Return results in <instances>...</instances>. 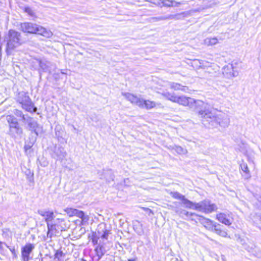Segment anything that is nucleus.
<instances>
[{
	"label": "nucleus",
	"instance_id": "nucleus-1",
	"mask_svg": "<svg viewBox=\"0 0 261 261\" xmlns=\"http://www.w3.org/2000/svg\"><path fill=\"white\" fill-rule=\"evenodd\" d=\"M162 95L167 100L184 107H192L193 104L199 101V100H195L190 97L178 95L174 93L169 92L162 93Z\"/></svg>",
	"mask_w": 261,
	"mask_h": 261
},
{
	"label": "nucleus",
	"instance_id": "nucleus-2",
	"mask_svg": "<svg viewBox=\"0 0 261 261\" xmlns=\"http://www.w3.org/2000/svg\"><path fill=\"white\" fill-rule=\"evenodd\" d=\"M198 217L200 223L206 230L214 232L222 237L226 238L228 236L226 230L223 229L219 224L201 215L198 216Z\"/></svg>",
	"mask_w": 261,
	"mask_h": 261
},
{
	"label": "nucleus",
	"instance_id": "nucleus-3",
	"mask_svg": "<svg viewBox=\"0 0 261 261\" xmlns=\"http://www.w3.org/2000/svg\"><path fill=\"white\" fill-rule=\"evenodd\" d=\"M20 29L23 32L38 34L46 38H50L53 35L51 31L37 24L30 22L21 23Z\"/></svg>",
	"mask_w": 261,
	"mask_h": 261
},
{
	"label": "nucleus",
	"instance_id": "nucleus-4",
	"mask_svg": "<svg viewBox=\"0 0 261 261\" xmlns=\"http://www.w3.org/2000/svg\"><path fill=\"white\" fill-rule=\"evenodd\" d=\"M47 236L49 238H51L54 236H56L59 231H65L69 228V226L66 224L64 219H57V223L55 224H47Z\"/></svg>",
	"mask_w": 261,
	"mask_h": 261
},
{
	"label": "nucleus",
	"instance_id": "nucleus-5",
	"mask_svg": "<svg viewBox=\"0 0 261 261\" xmlns=\"http://www.w3.org/2000/svg\"><path fill=\"white\" fill-rule=\"evenodd\" d=\"M64 211L69 217L79 218L81 220L80 225L82 226L88 224L90 218L84 211L71 207L65 208Z\"/></svg>",
	"mask_w": 261,
	"mask_h": 261
},
{
	"label": "nucleus",
	"instance_id": "nucleus-6",
	"mask_svg": "<svg viewBox=\"0 0 261 261\" xmlns=\"http://www.w3.org/2000/svg\"><path fill=\"white\" fill-rule=\"evenodd\" d=\"M17 101L24 111L31 114L36 112L37 110V107L35 106L30 97L26 94L19 95Z\"/></svg>",
	"mask_w": 261,
	"mask_h": 261
},
{
	"label": "nucleus",
	"instance_id": "nucleus-7",
	"mask_svg": "<svg viewBox=\"0 0 261 261\" xmlns=\"http://www.w3.org/2000/svg\"><path fill=\"white\" fill-rule=\"evenodd\" d=\"M20 34L13 30H9L8 36L6 38L7 41V48L13 49L17 47L20 44V39L19 38Z\"/></svg>",
	"mask_w": 261,
	"mask_h": 261
},
{
	"label": "nucleus",
	"instance_id": "nucleus-8",
	"mask_svg": "<svg viewBox=\"0 0 261 261\" xmlns=\"http://www.w3.org/2000/svg\"><path fill=\"white\" fill-rule=\"evenodd\" d=\"M6 118L9 124V134L12 136L14 135L13 129H15L17 134H21L22 130L20 127L17 119L12 115H7Z\"/></svg>",
	"mask_w": 261,
	"mask_h": 261
},
{
	"label": "nucleus",
	"instance_id": "nucleus-9",
	"mask_svg": "<svg viewBox=\"0 0 261 261\" xmlns=\"http://www.w3.org/2000/svg\"><path fill=\"white\" fill-rule=\"evenodd\" d=\"M35 248V245L33 243H28L21 248V261H29L32 259L31 256L33 250Z\"/></svg>",
	"mask_w": 261,
	"mask_h": 261
},
{
	"label": "nucleus",
	"instance_id": "nucleus-10",
	"mask_svg": "<svg viewBox=\"0 0 261 261\" xmlns=\"http://www.w3.org/2000/svg\"><path fill=\"white\" fill-rule=\"evenodd\" d=\"M216 219L220 223H222L226 226L231 225L233 221L232 214L231 213H219L216 214Z\"/></svg>",
	"mask_w": 261,
	"mask_h": 261
},
{
	"label": "nucleus",
	"instance_id": "nucleus-11",
	"mask_svg": "<svg viewBox=\"0 0 261 261\" xmlns=\"http://www.w3.org/2000/svg\"><path fill=\"white\" fill-rule=\"evenodd\" d=\"M136 98L135 102L136 105L142 109L150 110L156 107V103L155 101L149 99H144L134 97Z\"/></svg>",
	"mask_w": 261,
	"mask_h": 261
},
{
	"label": "nucleus",
	"instance_id": "nucleus-12",
	"mask_svg": "<svg viewBox=\"0 0 261 261\" xmlns=\"http://www.w3.org/2000/svg\"><path fill=\"white\" fill-rule=\"evenodd\" d=\"M188 12H184L180 13L174 14V15H169L166 16H161L159 17H154L153 18V19H155L156 20H169V19H174V20H179L185 18L188 16Z\"/></svg>",
	"mask_w": 261,
	"mask_h": 261
},
{
	"label": "nucleus",
	"instance_id": "nucleus-13",
	"mask_svg": "<svg viewBox=\"0 0 261 261\" xmlns=\"http://www.w3.org/2000/svg\"><path fill=\"white\" fill-rule=\"evenodd\" d=\"M203 213L205 214H210L215 212L218 210L217 205L212 203L207 200H203Z\"/></svg>",
	"mask_w": 261,
	"mask_h": 261
},
{
	"label": "nucleus",
	"instance_id": "nucleus-14",
	"mask_svg": "<svg viewBox=\"0 0 261 261\" xmlns=\"http://www.w3.org/2000/svg\"><path fill=\"white\" fill-rule=\"evenodd\" d=\"M40 215L44 218L46 224H50L55 218V215L53 211H43L40 213Z\"/></svg>",
	"mask_w": 261,
	"mask_h": 261
},
{
	"label": "nucleus",
	"instance_id": "nucleus-15",
	"mask_svg": "<svg viewBox=\"0 0 261 261\" xmlns=\"http://www.w3.org/2000/svg\"><path fill=\"white\" fill-rule=\"evenodd\" d=\"M223 74L228 77H231L236 76V72L234 71L232 65H228L223 68Z\"/></svg>",
	"mask_w": 261,
	"mask_h": 261
},
{
	"label": "nucleus",
	"instance_id": "nucleus-16",
	"mask_svg": "<svg viewBox=\"0 0 261 261\" xmlns=\"http://www.w3.org/2000/svg\"><path fill=\"white\" fill-rule=\"evenodd\" d=\"M170 88L173 90H181L183 92H186L189 90V88L186 86H182L180 84L177 83H172L170 85Z\"/></svg>",
	"mask_w": 261,
	"mask_h": 261
},
{
	"label": "nucleus",
	"instance_id": "nucleus-17",
	"mask_svg": "<svg viewBox=\"0 0 261 261\" xmlns=\"http://www.w3.org/2000/svg\"><path fill=\"white\" fill-rule=\"evenodd\" d=\"M96 255L100 258L105 253V249L102 245H98L94 249Z\"/></svg>",
	"mask_w": 261,
	"mask_h": 261
},
{
	"label": "nucleus",
	"instance_id": "nucleus-18",
	"mask_svg": "<svg viewBox=\"0 0 261 261\" xmlns=\"http://www.w3.org/2000/svg\"><path fill=\"white\" fill-rule=\"evenodd\" d=\"M204 43L208 46L213 45L218 43V40L216 38H207L204 40Z\"/></svg>",
	"mask_w": 261,
	"mask_h": 261
},
{
	"label": "nucleus",
	"instance_id": "nucleus-19",
	"mask_svg": "<svg viewBox=\"0 0 261 261\" xmlns=\"http://www.w3.org/2000/svg\"><path fill=\"white\" fill-rule=\"evenodd\" d=\"M170 194L174 199L180 200L182 202L185 198V196L184 195L181 194L180 193L177 192H171Z\"/></svg>",
	"mask_w": 261,
	"mask_h": 261
},
{
	"label": "nucleus",
	"instance_id": "nucleus-20",
	"mask_svg": "<svg viewBox=\"0 0 261 261\" xmlns=\"http://www.w3.org/2000/svg\"><path fill=\"white\" fill-rule=\"evenodd\" d=\"M65 255L61 250L58 249L55 251L54 257L55 258L57 259L59 261H61V259Z\"/></svg>",
	"mask_w": 261,
	"mask_h": 261
},
{
	"label": "nucleus",
	"instance_id": "nucleus-21",
	"mask_svg": "<svg viewBox=\"0 0 261 261\" xmlns=\"http://www.w3.org/2000/svg\"><path fill=\"white\" fill-rule=\"evenodd\" d=\"M89 238L91 239L93 245H95L98 244L99 237L97 236L95 232H93L91 236H89Z\"/></svg>",
	"mask_w": 261,
	"mask_h": 261
},
{
	"label": "nucleus",
	"instance_id": "nucleus-22",
	"mask_svg": "<svg viewBox=\"0 0 261 261\" xmlns=\"http://www.w3.org/2000/svg\"><path fill=\"white\" fill-rule=\"evenodd\" d=\"M210 112H205L204 111H200L199 112V114L201 115V116L202 117H204V118H213L214 120L216 121L217 120V117L215 116H213L212 117H211L210 116Z\"/></svg>",
	"mask_w": 261,
	"mask_h": 261
},
{
	"label": "nucleus",
	"instance_id": "nucleus-23",
	"mask_svg": "<svg viewBox=\"0 0 261 261\" xmlns=\"http://www.w3.org/2000/svg\"><path fill=\"white\" fill-rule=\"evenodd\" d=\"M182 203L185 205V207L187 208L193 209L194 203L187 198H185L182 202Z\"/></svg>",
	"mask_w": 261,
	"mask_h": 261
},
{
	"label": "nucleus",
	"instance_id": "nucleus-24",
	"mask_svg": "<svg viewBox=\"0 0 261 261\" xmlns=\"http://www.w3.org/2000/svg\"><path fill=\"white\" fill-rule=\"evenodd\" d=\"M203 201H201L199 203H194V206L193 210H197L203 212Z\"/></svg>",
	"mask_w": 261,
	"mask_h": 261
},
{
	"label": "nucleus",
	"instance_id": "nucleus-25",
	"mask_svg": "<svg viewBox=\"0 0 261 261\" xmlns=\"http://www.w3.org/2000/svg\"><path fill=\"white\" fill-rule=\"evenodd\" d=\"M174 3H175V1L165 0L163 4L165 6L168 7H177V5H174Z\"/></svg>",
	"mask_w": 261,
	"mask_h": 261
},
{
	"label": "nucleus",
	"instance_id": "nucleus-26",
	"mask_svg": "<svg viewBox=\"0 0 261 261\" xmlns=\"http://www.w3.org/2000/svg\"><path fill=\"white\" fill-rule=\"evenodd\" d=\"M111 234L110 230L105 229L103 231V233L101 236V238L103 239L107 240L108 239V236Z\"/></svg>",
	"mask_w": 261,
	"mask_h": 261
},
{
	"label": "nucleus",
	"instance_id": "nucleus-27",
	"mask_svg": "<svg viewBox=\"0 0 261 261\" xmlns=\"http://www.w3.org/2000/svg\"><path fill=\"white\" fill-rule=\"evenodd\" d=\"M24 12L31 16H34L35 15L34 11L31 8L25 7L24 8Z\"/></svg>",
	"mask_w": 261,
	"mask_h": 261
},
{
	"label": "nucleus",
	"instance_id": "nucleus-28",
	"mask_svg": "<svg viewBox=\"0 0 261 261\" xmlns=\"http://www.w3.org/2000/svg\"><path fill=\"white\" fill-rule=\"evenodd\" d=\"M140 208L143 211L146 212L148 214V215H153L154 214L153 211L149 209V208L145 207H141Z\"/></svg>",
	"mask_w": 261,
	"mask_h": 261
},
{
	"label": "nucleus",
	"instance_id": "nucleus-29",
	"mask_svg": "<svg viewBox=\"0 0 261 261\" xmlns=\"http://www.w3.org/2000/svg\"><path fill=\"white\" fill-rule=\"evenodd\" d=\"M198 63H199V62L198 60H193V63H192V66L194 67V68H199L200 67V66H198L197 64Z\"/></svg>",
	"mask_w": 261,
	"mask_h": 261
},
{
	"label": "nucleus",
	"instance_id": "nucleus-30",
	"mask_svg": "<svg viewBox=\"0 0 261 261\" xmlns=\"http://www.w3.org/2000/svg\"><path fill=\"white\" fill-rule=\"evenodd\" d=\"M242 169L245 173H246L247 174H248L249 173L248 168L246 165H243L242 166Z\"/></svg>",
	"mask_w": 261,
	"mask_h": 261
},
{
	"label": "nucleus",
	"instance_id": "nucleus-31",
	"mask_svg": "<svg viewBox=\"0 0 261 261\" xmlns=\"http://www.w3.org/2000/svg\"><path fill=\"white\" fill-rule=\"evenodd\" d=\"M185 215L187 216H196L197 217H198V216H199V215H197V214H196L195 213H189V212H186L185 213Z\"/></svg>",
	"mask_w": 261,
	"mask_h": 261
},
{
	"label": "nucleus",
	"instance_id": "nucleus-32",
	"mask_svg": "<svg viewBox=\"0 0 261 261\" xmlns=\"http://www.w3.org/2000/svg\"><path fill=\"white\" fill-rule=\"evenodd\" d=\"M183 4H184V3H182V2H176V1H175V3H174V5H177V6H179L180 5H182Z\"/></svg>",
	"mask_w": 261,
	"mask_h": 261
},
{
	"label": "nucleus",
	"instance_id": "nucleus-33",
	"mask_svg": "<svg viewBox=\"0 0 261 261\" xmlns=\"http://www.w3.org/2000/svg\"><path fill=\"white\" fill-rule=\"evenodd\" d=\"M127 261H136V258L128 259Z\"/></svg>",
	"mask_w": 261,
	"mask_h": 261
},
{
	"label": "nucleus",
	"instance_id": "nucleus-34",
	"mask_svg": "<svg viewBox=\"0 0 261 261\" xmlns=\"http://www.w3.org/2000/svg\"><path fill=\"white\" fill-rule=\"evenodd\" d=\"M13 253H15V249L14 248H13L12 249H11L10 250Z\"/></svg>",
	"mask_w": 261,
	"mask_h": 261
},
{
	"label": "nucleus",
	"instance_id": "nucleus-35",
	"mask_svg": "<svg viewBox=\"0 0 261 261\" xmlns=\"http://www.w3.org/2000/svg\"><path fill=\"white\" fill-rule=\"evenodd\" d=\"M3 247V243L0 241V248H2Z\"/></svg>",
	"mask_w": 261,
	"mask_h": 261
},
{
	"label": "nucleus",
	"instance_id": "nucleus-36",
	"mask_svg": "<svg viewBox=\"0 0 261 261\" xmlns=\"http://www.w3.org/2000/svg\"><path fill=\"white\" fill-rule=\"evenodd\" d=\"M80 261H86V260L83 258L80 259Z\"/></svg>",
	"mask_w": 261,
	"mask_h": 261
},
{
	"label": "nucleus",
	"instance_id": "nucleus-37",
	"mask_svg": "<svg viewBox=\"0 0 261 261\" xmlns=\"http://www.w3.org/2000/svg\"><path fill=\"white\" fill-rule=\"evenodd\" d=\"M22 118L23 119H24V115H22Z\"/></svg>",
	"mask_w": 261,
	"mask_h": 261
},
{
	"label": "nucleus",
	"instance_id": "nucleus-38",
	"mask_svg": "<svg viewBox=\"0 0 261 261\" xmlns=\"http://www.w3.org/2000/svg\"><path fill=\"white\" fill-rule=\"evenodd\" d=\"M16 111L19 112H20V113H21V111H19V110H16Z\"/></svg>",
	"mask_w": 261,
	"mask_h": 261
},
{
	"label": "nucleus",
	"instance_id": "nucleus-39",
	"mask_svg": "<svg viewBox=\"0 0 261 261\" xmlns=\"http://www.w3.org/2000/svg\"><path fill=\"white\" fill-rule=\"evenodd\" d=\"M77 221V220H75V221H74V223H75V224L76 223Z\"/></svg>",
	"mask_w": 261,
	"mask_h": 261
}]
</instances>
